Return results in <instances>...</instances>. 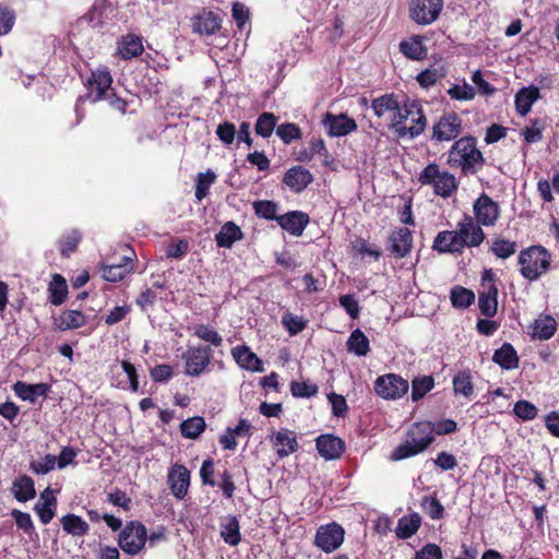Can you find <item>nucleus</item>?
<instances>
[{"label": "nucleus", "mask_w": 559, "mask_h": 559, "mask_svg": "<svg viewBox=\"0 0 559 559\" xmlns=\"http://www.w3.org/2000/svg\"><path fill=\"white\" fill-rule=\"evenodd\" d=\"M50 292V302L55 306H60L64 302L68 294V286L66 280L59 275L55 274L52 277V282L49 286Z\"/></svg>", "instance_id": "41"}, {"label": "nucleus", "mask_w": 559, "mask_h": 559, "mask_svg": "<svg viewBox=\"0 0 559 559\" xmlns=\"http://www.w3.org/2000/svg\"><path fill=\"white\" fill-rule=\"evenodd\" d=\"M435 385L433 378L430 376H424L415 378L412 381V400L419 401L423 399Z\"/></svg>", "instance_id": "44"}, {"label": "nucleus", "mask_w": 559, "mask_h": 559, "mask_svg": "<svg viewBox=\"0 0 559 559\" xmlns=\"http://www.w3.org/2000/svg\"><path fill=\"white\" fill-rule=\"evenodd\" d=\"M254 213L262 218L276 219L277 216V204L273 201H255L253 203Z\"/></svg>", "instance_id": "50"}, {"label": "nucleus", "mask_w": 559, "mask_h": 559, "mask_svg": "<svg viewBox=\"0 0 559 559\" xmlns=\"http://www.w3.org/2000/svg\"><path fill=\"white\" fill-rule=\"evenodd\" d=\"M344 534L343 527L335 522L321 525L317 530L314 545L324 552H332L342 545Z\"/></svg>", "instance_id": "10"}, {"label": "nucleus", "mask_w": 559, "mask_h": 559, "mask_svg": "<svg viewBox=\"0 0 559 559\" xmlns=\"http://www.w3.org/2000/svg\"><path fill=\"white\" fill-rule=\"evenodd\" d=\"M431 423H417L409 429L404 443L394 449L392 461H401L425 451L435 440Z\"/></svg>", "instance_id": "2"}, {"label": "nucleus", "mask_w": 559, "mask_h": 559, "mask_svg": "<svg viewBox=\"0 0 559 559\" xmlns=\"http://www.w3.org/2000/svg\"><path fill=\"white\" fill-rule=\"evenodd\" d=\"M221 17L213 11H204L194 23V31L201 34L212 35L221 28Z\"/></svg>", "instance_id": "27"}, {"label": "nucleus", "mask_w": 559, "mask_h": 559, "mask_svg": "<svg viewBox=\"0 0 559 559\" xmlns=\"http://www.w3.org/2000/svg\"><path fill=\"white\" fill-rule=\"evenodd\" d=\"M518 250V243L515 241L502 238L500 236L495 237L490 245V251L498 258L506 260L512 257Z\"/></svg>", "instance_id": "36"}, {"label": "nucleus", "mask_w": 559, "mask_h": 559, "mask_svg": "<svg viewBox=\"0 0 559 559\" xmlns=\"http://www.w3.org/2000/svg\"><path fill=\"white\" fill-rule=\"evenodd\" d=\"M147 539L145 526L140 522H129L119 535L120 548L129 554L136 555L144 547Z\"/></svg>", "instance_id": "7"}, {"label": "nucleus", "mask_w": 559, "mask_h": 559, "mask_svg": "<svg viewBox=\"0 0 559 559\" xmlns=\"http://www.w3.org/2000/svg\"><path fill=\"white\" fill-rule=\"evenodd\" d=\"M215 179L216 175L211 170L198 175V180L195 185V198L199 201L206 197L210 186L215 181Z\"/></svg>", "instance_id": "47"}, {"label": "nucleus", "mask_w": 559, "mask_h": 559, "mask_svg": "<svg viewBox=\"0 0 559 559\" xmlns=\"http://www.w3.org/2000/svg\"><path fill=\"white\" fill-rule=\"evenodd\" d=\"M231 355L241 368L254 372L263 371L262 360L248 346L234 347Z\"/></svg>", "instance_id": "19"}, {"label": "nucleus", "mask_w": 559, "mask_h": 559, "mask_svg": "<svg viewBox=\"0 0 559 559\" xmlns=\"http://www.w3.org/2000/svg\"><path fill=\"white\" fill-rule=\"evenodd\" d=\"M112 78L107 70H98L92 73L91 79L88 80V95L87 98L92 103H97L102 99H105L106 96L110 93L111 90Z\"/></svg>", "instance_id": "14"}, {"label": "nucleus", "mask_w": 559, "mask_h": 559, "mask_svg": "<svg viewBox=\"0 0 559 559\" xmlns=\"http://www.w3.org/2000/svg\"><path fill=\"white\" fill-rule=\"evenodd\" d=\"M13 493L17 501L26 502L36 496L34 481L29 476L23 475L13 483Z\"/></svg>", "instance_id": "30"}, {"label": "nucleus", "mask_w": 559, "mask_h": 559, "mask_svg": "<svg viewBox=\"0 0 559 559\" xmlns=\"http://www.w3.org/2000/svg\"><path fill=\"white\" fill-rule=\"evenodd\" d=\"M278 225L294 236H300L309 223V216L299 211H293L276 218Z\"/></svg>", "instance_id": "18"}, {"label": "nucleus", "mask_w": 559, "mask_h": 559, "mask_svg": "<svg viewBox=\"0 0 559 559\" xmlns=\"http://www.w3.org/2000/svg\"><path fill=\"white\" fill-rule=\"evenodd\" d=\"M274 444L280 447L277 449V455L280 457L288 456L289 454L296 452L298 449V442L295 432L287 429L277 431L275 435Z\"/></svg>", "instance_id": "25"}, {"label": "nucleus", "mask_w": 559, "mask_h": 559, "mask_svg": "<svg viewBox=\"0 0 559 559\" xmlns=\"http://www.w3.org/2000/svg\"><path fill=\"white\" fill-rule=\"evenodd\" d=\"M450 162L459 165L465 175H475L479 166L485 164L481 152L476 147V139L464 136L457 140L450 150Z\"/></svg>", "instance_id": "3"}, {"label": "nucleus", "mask_w": 559, "mask_h": 559, "mask_svg": "<svg viewBox=\"0 0 559 559\" xmlns=\"http://www.w3.org/2000/svg\"><path fill=\"white\" fill-rule=\"evenodd\" d=\"M513 412L519 418L531 420L537 416L538 411L534 404L522 400L515 403Z\"/></svg>", "instance_id": "53"}, {"label": "nucleus", "mask_w": 559, "mask_h": 559, "mask_svg": "<svg viewBox=\"0 0 559 559\" xmlns=\"http://www.w3.org/2000/svg\"><path fill=\"white\" fill-rule=\"evenodd\" d=\"M453 390L455 394H462L465 397H469L474 388L471 381V376L467 372H460L453 378Z\"/></svg>", "instance_id": "46"}, {"label": "nucleus", "mask_w": 559, "mask_h": 559, "mask_svg": "<svg viewBox=\"0 0 559 559\" xmlns=\"http://www.w3.org/2000/svg\"><path fill=\"white\" fill-rule=\"evenodd\" d=\"M421 507L425 512L433 520H439L443 516L444 508L440 501L433 497H424Z\"/></svg>", "instance_id": "52"}, {"label": "nucleus", "mask_w": 559, "mask_h": 559, "mask_svg": "<svg viewBox=\"0 0 559 559\" xmlns=\"http://www.w3.org/2000/svg\"><path fill=\"white\" fill-rule=\"evenodd\" d=\"M454 233L459 242H462V250L465 247H478L485 239L481 227L468 215L457 223Z\"/></svg>", "instance_id": "11"}, {"label": "nucleus", "mask_w": 559, "mask_h": 559, "mask_svg": "<svg viewBox=\"0 0 559 559\" xmlns=\"http://www.w3.org/2000/svg\"><path fill=\"white\" fill-rule=\"evenodd\" d=\"M540 97L538 87H523L515 95V107L520 116H526L533 104Z\"/></svg>", "instance_id": "22"}, {"label": "nucleus", "mask_w": 559, "mask_h": 559, "mask_svg": "<svg viewBox=\"0 0 559 559\" xmlns=\"http://www.w3.org/2000/svg\"><path fill=\"white\" fill-rule=\"evenodd\" d=\"M347 349L357 356H366L369 350V340L360 329L354 330L347 340Z\"/></svg>", "instance_id": "31"}, {"label": "nucleus", "mask_w": 559, "mask_h": 559, "mask_svg": "<svg viewBox=\"0 0 559 559\" xmlns=\"http://www.w3.org/2000/svg\"><path fill=\"white\" fill-rule=\"evenodd\" d=\"M450 299L454 308H467L474 302L475 295L471 289L455 286L451 289Z\"/></svg>", "instance_id": "42"}, {"label": "nucleus", "mask_w": 559, "mask_h": 559, "mask_svg": "<svg viewBox=\"0 0 559 559\" xmlns=\"http://www.w3.org/2000/svg\"><path fill=\"white\" fill-rule=\"evenodd\" d=\"M290 391L296 397H310L318 393V386L307 382L292 381Z\"/></svg>", "instance_id": "55"}, {"label": "nucleus", "mask_w": 559, "mask_h": 559, "mask_svg": "<svg viewBox=\"0 0 559 559\" xmlns=\"http://www.w3.org/2000/svg\"><path fill=\"white\" fill-rule=\"evenodd\" d=\"M277 118L272 112H263L259 116L254 131L258 135L262 138H269L272 135L275 127H276Z\"/></svg>", "instance_id": "43"}, {"label": "nucleus", "mask_w": 559, "mask_h": 559, "mask_svg": "<svg viewBox=\"0 0 559 559\" xmlns=\"http://www.w3.org/2000/svg\"><path fill=\"white\" fill-rule=\"evenodd\" d=\"M216 134L225 145H230L236 136V127L231 122H223L217 126Z\"/></svg>", "instance_id": "58"}, {"label": "nucleus", "mask_w": 559, "mask_h": 559, "mask_svg": "<svg viewBox=\"0 0 559 559\" xmlns=\"http://www.w3.org/2000/svg\"><path fill=\"white\" fill-rule=\"evenodd\" d=\"M11 515L15 520L16 526L23 530L25 534L32 535L34 533L35 527L28 513L14 509Z\"/></svg>", "instance_id": "56"}, {"label": "nucleus", "mask_w": 559, "mask_h": 559, "mask_svg": "<svg viewBox=\"0 0 559 559\" xmlns=\"http://www.w3.org/2000/svg\"><path fill=\"white\" fill-rule=\"evenodd\" d=\"M85 324L86 316L79 310L63 311L57 319H55V329L59 331L79 329Z\"/></svg>", "instance_id": "23"}, {"label": "nucleus", "mask_w": 559, "mask_h": 559, "mask_svg": "<svg viewBox=\"0 0 559 559\" xmlns=\"http://www.w3.org/2000/svg\"><path fill=\"white\" fill-rule=\"evenodd\" d=\"M418 181L423 186H431L433 192L442 198H449L457 189L454 175L447 170H440L435 163L427 165L419 174Z\"/></svg>", "instance_id": "5"}, {"label": "nucleus", "mask_w": 559, "mask_h": 559, "mask_svg": "<svg viewBox=\"0 0 559 559\" xmlns=\"http://www.w3.org/2000/svg\"><path fill=\"white\" fill-rule=\"evenodd\" d=\"M15 394L24 401L34 403L39 396H45L49 391V385L46 383L28 384L17 381L14 386Z\"/></svg>", "instance_id": "24"}, {"label": "nucleus", "mask_w": 559, "mask_h": 559, "mask_svg": "<svg viewBox=\"0 0 559 559\" xmlns=\"http://www.w3.org/2000/svg\"><path fill=\"white\" fill-rule=\"evenodd\" d=\"M282 322L292 335L300 333L306 326V322L302 318L292 313L284 314Z\"/></svg>", "instance_id": "57"}, {"label": "nucleus", "mask_w": 559, "mask_h": 559, "mask_svg": "<svg viewBox=\"0 0 559 559\" xmlns=\"http://www.w3.org/2000/svg\"><path fill=\"white\" fill-rule=\"evenodd\" d=\"M390 241L391 252L397 258H404L412 248V234L409 229L402 227L391 235Z\"/></svg>", "instance_id": "21"}, {"label": "nucleus", "mask_w": 559, "mask_h": 559, "mask_svg": "<svg viewBox=\"0 0 559 559\" xmlns=\"http://www.w3.org/2000/svg\"><path fill=\"white\" fill-rule=\"evenodd\" d=\"M63 531L73 536H83L88 531V524L79 515L69 513L61 519Z\"/></svg>", "instance_id": "37"}, {"label": "nucleus", "mask_w": 559, "mask_h": 559, "mask_svg": "<svg viewBox=\"0 0 559 559\" xmlns=\"http://www.w3.org/2000/svg\"><path fill=\"white\" fill-rule=\"evenodd\" d=\"M241 237V229L235 223L228 222L224 224L221 231L216 235V243L218 247L230 248Z\"/></svg>", "instance_id": "32"}, {"label": "nucleus", "mask_w": 559, "mask_h": 559, "mask_svg": "<svg viewBox=\"0 0 559 559\" xmlns=\"http://www.w3.org/2000/svg\"><path fill=\"white\" fill-rule=\"evenodd\" d=\"M221 536L230 546H237L241 540L240 526L236 516H231L222 524Z\"/></svg>", "instance_id": "39"}, {"label": "nucleus", "mask_w": 559, "mask_h": 559, "mask_svg": "<svg viewBox=\"0 0 559 559\" xmlns=\"http://www.w3.org/2000/svg\"><path fill=\"white\" fill-rule=\"evenodd\" d=\"M443 0H412L409 16L418 25H430L440 15Z\"/></svg>", "instance_id": "8"}, {"label": "nucleus", "mask_w": 559, "mask_h": 559, "mask_svg": "<svg viewBox=\"0 0 559 559\" xmlns=\"http://www.w3.org/2000/svg\"><path fill=\"white\" fill-rule=\"evenodd\" d=\"M421 519L417 513L401 518L395 530L397 537L403 539L409 538L418 531Z\"/></svg>", "instance_id": "35"}, {"label": "nucleus", "mask_w": 559, "mask_h": 559, "mask_svg": "<svg viewBox=\"0 0 559 559\" xmlns=\"http://www.w3.org/2000/svg\"><path fill=\"white\" fill-rule=\"evenodd\" d=\"M442 74L440 71L436 68L426 69L417 74L416 80L423 87H430L432 86Z\"/></svg>", "instance_id": "60"}, {"label": "nucleus", "mask_w": 559, "mask_h": 559, "mask_svg": "<svg viewBox=\"0 0 559 559\" xmlns=\"http://www.w3.org/2000/svg\"><path fill=\"white\" fill-rule=\"evenodd\" d=\"M193 334L200 340L211 343L214 346H221L223 343L222 336L211 326L206 324H199L194 328Z\"/></svg>", "instance_id": "49"}, {"label": "nucleus", "mask_w": 559, "mask_h": 559, "mask_svg": "<svg viewBox=\"0 0 559 559\" xmlns=\"http://www.w3.org/2000/svg\"><path fill=\"white\" fill-rule=\"evenodd\" d=\"M492 360L507 370L515 369L519 366V356L509 343H504L493 353Z\"/></svg>", "instance_id": "26"}, {"label": "nucleus", "mask_w": 559, "mask_h": 559, "mask_svg": "<svg viewBox=\"0 0 559 559\" xmlns=\"http://www.w3.org/2000/svg\"><path fill=\"white\" fill-rule=\"evenodd\" d=\"M433 249L440 252H462V242H459L454 230H444L437 235Z\"/></svg>", "instance_id": "28"}, {"label": "nucleus", "mask_w": 559, "mask_h": 559, "mask_svg": "<svg viewBox=\"0 0 559 559\" xmlns=\"http://www.w3.org/2000/svg\"><path fill=\"white\" fill-rule=\"evenodd\" d=\"M557 330V323L550 316L540 317L535 320L533 325V337L538 340H549Z\"/></svg>", "instance_id": "34"}, {"label": "nucleus", "mask_w": 559, "mask_h": 559, "mask_svg": "<svg viewBox=\"0 0 559 559\" xmlns=\"http://www.w3.org/2000/svg\"><path fill=\"white\" fill-rule=\"evenodd\" d=\"M374 391L382 399L396 400L407 393L408 382L395 373L384 374L374 381Z\"/></svg>", "instance_id": "9"}, {"label": "nucleus", "mask_w": 559, "mask_h": 559, "mask_svg": "<svg viewBox=\"0 0 559 559\" xmlns=\"http://www.w3.org/2000/svg\"><path fill=\"white\" fill-rule=\"evenodd\" d=\"M143 49L142 39L139 36L128 35L119 47V55L122 59H131L140 56Z\"/></svg>", "instance_id": "38"}, {"label": "nucleus", "mask_w": 559, "mask_h": 559, "mask_svg": "<svg viewBox=\"0 0 559 559\" xmlns=\"http://www.w3.org/2000/svg\"><path fill=\"white\" fill-rule=\"evenodd\" d=\"M231 13L233 19L239 28H241L249 20V9L240 2H235L233 4Z\"/></svg>", "instance_id": "63"}, {"label": "nucleus", "mask_w": 559, "mask_h": 559, "mask_svg": "<svg viewBox=\"0 0 559 559\" xmlns=\"http://www.w3.org/2000/svg\"><path fill=\"white\" fill-rule=\"evenodd\" d=\"M478 225L493 226L499 217V205L489 195L481 194L473 205Z\"/></svg>", "instance_id": "13"}, {"label": "nucleus", "mask_w": 559, "mask_h": 559, "mask_svg": "<svg viewBox=\"0 0 559 559\" xmlns=\"http://www.w3.org/2000/svg\"><path fill=\"white\" fill-rule=\"evenodd\" d=\"M521 274L528 281L537 280L550 266V254L540 246H532L519 254Z\"/></svg>", "instance_id": "4"}, {"label": "nucleus", "mask_w": 559, "mask_h": 559, "mask_svg": "<svg viewBox=\"0 0 559 559\" xmlns=\"http://www.w3.org/2000/svg\"><path fill=\"white\" fill-rule=\"evenodd\" d=\"M56 456L47 454L41 461H34L31 463V468L36 474H47L56 466Z\"/></svg>", "instance_id": "59"}, {"label": "nucleus", "mask_w": 559, "mask_h": 559, "mask_svg": "<svg viewBox=\"0 0 559 559\" xmlns=\"http://www.w3.org/2000/svg\"><path fill=\"white\" fill-rule=\"evenodd\" d=\"M322 122L331 136H344L357 129L356 121L345 114L326 112Z\"/></svg>", "instance_id": "16"}, {"label": "nucleus", "mask_w": 559, "mask_h": 559, "mask_svg": "<svg viewBox=\"0 0 559 559\" xmlns=\"http://www.w3.org/2000/svg\"><path fill=\"white\" fill-rule=\"evenodd\" d=\"M400 50L404 56L413 60H421L427 56V48L419 36L413 37L409 40H403L400 44Z\"/></svg>", "instance_id": "33"}, {"label": "nucleus", "mask_w": 559, "mask_h": 559, "mask_svg": "<svg viewBox=\"0 0 559 559\" xmlns=\"http://www.w3.org/2000/svg\"><path fill=\"white\" fill-rule=\"evenodd\" d=\"M167 484L177 499H183L190 486L189 469L181 464H175L168 472Z\"/></svg>", "instance_id": "15"}, {"label": "nucleus", "mask_w": 559, "mask_h": 559, "mask_svg": "<svg viewBox=\"0 0 559 559\" xmlns=\"http://www.w3.org/2000/svg\"><path fill=\"white\" fill-rule=\"evenodd\" d=\"M213 350L210 346L189 347L182 354L185 361V374L190 377H199L210 366Z\"/></svg>", "instance_id": "6"}, {"label": "nucleus", "mask_w": 559, "mask_h": 559, "mask_svg": "<svg viewBox=\"0 0 559 559\" xmlns=\"http://www.w3.org/2000/svg\"><path fill=\"white\" fill-rule=\"evenodd\" d=\"M497 288H491L488 294H480L478 297V307L486 317H492L497 312Z\"/></svg>", "instance_id": "45"}, {"label": "nucleus", "mask_w": 559, "mask_h": 559, "mask_svg": "<svg viewBox=\"0 0 559 559\" xmlns=\"http://www.w3.org/2000/svg\"><path fill=\"white\" fill-rule=\"evenodd\" d=\"M312 180L311 173L301 166H295L287 170L283 179L285 185L295 192H301Z\"/></svg>", "instance_id": "20"}, {"label": "nucleus", "mask_w": 559, "mask_h": 559, "mask_svg": "<svg viewBox=\"0 0 559 559\" xmlns=\"http://www.w3.org/2000/svg\"><path fill=\"white\" fill-rule=\"evenodd\" d=\"M317 450L325 460L338 459L345 450V443L333 435H322L317 438Z\"/></svg>", "instance_id": "17"}, {"label": "nucleus", "mask_w": 559, "mask_h": 559, "mask_svg": "<svg viewBox=\"0 0 559 559\" xmlns=\"http://www.w3.org/2000/svg\"><path fill=\"white\" fill-rule=\"evenodd\" d=\"M371 108L378 118L393 112L390 127L399 138L414 139L426 129V116L421 105L416 100L408 99L401 106L394 94H385L374 98Z\"/></svg>", "instance_id": "1"}, {"label": "nucleus", "mask_w": 559, "mask_h": 559, "mask_svg": "<svg viewBox=\"0 0 559 559\" xmlns=\"http://www.w3.org/2000/svg\"><path fill=\"white\" fill-rule=\"evenodd\" d=\"M57 504V499L51 498L50 501L47 502H37L34 507V510L39 516V520L43 524H48L55 516V509Z\"/></svg>", "instance_id": "51"}, {"label": "nucleus", "mask_w": 559, "mask_h": 559, "mask_svg": "<svg viewBox=\"0 0 559 559\" xmlns=\"http://www.w3.org/2000/svg\"><path fill=\"white\" fill-rule=\"evenodd\" d=\"M205 427L206 424L203 417L195 416L180 424V432L187 439H197L204 431Z\"/></svg>", "instance_id": "40"}, {"label": "nucleus", "mask_w": 559, "mask_h": 559, "mask_svg": "<svg viewBox=\"0 0 559 559\" xmlns=\"http://www.w3.org/2000/svg\"><path fill=\"white\" fill-rule=\"evenodd\" d=\"M131 261V258L123 257V263L103 265V278L111 283L123 280L132 271Z\"/></svg>", "instance_id": "29"}, {"label": "nucleus", "mask_w": 559, "mask_h": 559, "mask_svg": "<svg viewBox=\"0 0 559 559\" xmlns=\"http://www.w3.org/2000/svg\"><path fill=\"white\" fill-rule=\"evenodd\" d=\"M276 134L285 144H289L292 141L301 138V130L297 124L286 122L276 128Z\"/></svg>", "instance_id": "48"}, {"label": "nucleus", "mask_w": 559, "mask_h": 559, "mask_svg": "<svg viewBox=\"0 0 559 559\" xmlns=\"http://www.w3.org/2000/svg\"><path fill=\"white\" fill-rule=\"evenodd\" d=\"M449 95L454 98V99H460V100H469V99H473L474 96H475V91L474 88L468 85V84H464V85H453L449 91H448Z\"/></svg>", "instance_id": "61"}, {"label": "nucleus", "mask_w": 559, "mask_h": 559, "mask_svg": "<svg viewBox=\"0 0 559 559\" xmlns=\"http://www.w3.org/2000/svg\"><path fill=\"white\" fill-rule=\"evenodd\" d=\"M545 128V123L540 119H536L533 121L531 127H526L523 130V136L527 143H536L543 139V130Z\"/></svg>", "instance_id": "54"}, {"label": "nucleus", "mask_w": 559, "mask_h": 559, "mask_svg": "<svg viewBox=\"0 0 559 559\" xmlns=\"http://www.w3.org/2000/svg\"><path fill=\"white\" fill-rule=\"evenodd\" d=\"M415 559H442L441 548L436 544H428L416 554Z\"/></svg>", "instance_id": "64"}, {"label": "nucleus", "mask_w": 559, "mask_h": 559, "mask_svg": "<svg viewBox=\"0 0 559 559\" xmlns=\"http://www.w3.org/2000/svg\"><path fill=\"white\" fill-rule=\"evenodd\" d=\"M14 21V12L8 8L0 7V35L8 34L12 29Z\"/></svg>", "instance_id": "62"}, {"label": "nucleus", "mask_w": 559, "mask_h": 559, "mask_svg": "<svg viewBox=\"0 0 559 559\" xmlns=\"http://www.w3.org/2000/svg\"><path fill=\"white\" fill-rule=\"evenodd\" d=\"M462 120L455 112L444 114L432 128V139L439 142L451 141L459 136Z\"/></svg>", "instance_id": "12"}]
</instances>
